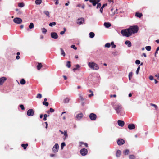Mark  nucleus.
Masks as SVG:
<instances>
[{"label": "nucleus", "instance_id": "0eeeda50", "mask_svg": "<svg viewBox=\"0 0 159 159\" xmlns=\"http://www.w3.org/2000/svg\"><path fill=\"white\" fill-rule=\"evenodd\" d=\"M80 152L82 156H84L87 154L88 150L86 149L83 148L80 150Z\"/></svg>", "mask_w": 159, "mask_h": 159}, {"label": "nucleus", "instance_id": "774afa93", "mask_svg": "<svg viewBox=\"0 0 159 159\" xmlns=\"http://www.w3.org/2000/svg\"><path fill=\"white\" fill-rule=\"evenodd\" d=\"M84 144L85 145V146L86 147H88V145L87 144V143H84Z\"/></svg>", "mask_w": 159, "mask_h": 159}, {"label": "nucleus", "instance_id": "e433bc0d", "mask_svg": "<svg viewBox=\"0 0 159 159\" xmlns=\"http://www.w3.org/2000/svg\"><path fill=\"white\" fill-rule=\"evenodd\" d=\"M69 99L68 98H66L64 100V102L65 103H66L69 102Z\"/></svg>", "mask_w": 159, "mask_h": 159}, {"label": "nucleus", "instance_id": "9b49d317", "mask_svg": "<svg viewBox=\"0 0 159 159\" xmlns=\"http://www.w3.org/2000/svg\"><path fill=\"white\" fill-rule=\"evenodd\" d=\"M59 148V145L57 143H56L52 148V151L54 152H57Z\"/></svg>", "mask_w": 159, "mask_h": 159}, {"label": "nucleus", "instance_id": "0e129e2a", "mask_svg": "<svg viewBox=\"0 0 159 159\" xmlns=\"http://www.w3.org/2000/svg\"><path fill=\"white\" fill-rule=\"evenodd\" d=\"M155 77H156L158 80H159V74H158L157 75H156L155 76Z\"/></svg>", "mask_w": 159, "mask_h": 159}, {"label": "nucleus", "instance_id": "473e14b6", "mask_svg": "<svg viewBox=\"0 0 159 159\" xmlns=\"http://www.w3.org/2000/svg\"><path fill=\"white\" fill-rule=\"evenodd\" d=\"M54 111V110L52 108H50L49 109V111H47V113L48 114H49V113L50 112H51V113H52V112H53Z\"/></svg>", "mask_w": 159, "mask_h": 159}, {"label": "nucleus", "instance_id": "7ed1b4c3", "mask_svg": "<svg viewBox=\"0 0 159 159\" xmlns=\"http://www.w3.org/2000/svg\"><path fill=\"white\" fill-rule=\"evenodd\" d=\"M121 33L123 36L127 37H129L131 35V33L129 29L122 30Z\"/></svg>", "mask_w": 159, "mask_h": 159}, {"label": "nucleus", "instance_id": "393cba45", "mask_svg": "<svg viewBox=\"0 0 159 159\" xmlns=\"http://www.w3.org/2000/svg\"><path fill=\"white\" fill-rule=\"evenodd\" d=\"M41 31L43 33L45 34L47 32V30L44 28H43L41 29Z\"/></svg>", "mask_w": 159, "mask_h": 159}, {"label": "nucleus", "instance_id": "5701e85b", "mask_svg": "<svg viewBox=\"0 0 159 159\" xmlns=\"http://www.w3.org/2000/svg\"><path fill=\"white\" fill-rule=\"evenodd\" d=\"M67 132L66 130H65L64 131V133L63 134H64V135L65 136V137L63 138L64 140H65L67 138V137H68Z\"/></svg>", "mask_w": 159, "mask_h": 159}, {"label": "nucleus", "instance_id": "ea45409f", "mask_svg": "<svg viewBox=\"0 0 159 159\" xmlns=\"http://www.w3.org/2000/svg\"><path fill=\"white\" fill-rule=\"evenodd\" d=\"M56 25L55 22H53L52 23H49V25L50 26H52L53 25L54 26Z\"/></svg>", "mask_w": 159, "mask_h": 159}, {"label": "nucleus", "instance_id": "a18cd8bd", "mask_svg": "<svg viewBox=\"0 0 159 159\" xmlns=\"http://www.w3.org/2000/svg\"><path fill=\"white\" fill-rule=\"evenodd\" d=\"M135 156L133 155H131L129 156L130 159H135Z\"/></svg>", "mask_w": 159, "mask_h": 159}, {"label": "nucleus", "instance_id": "8fccbe9b", "mask_svg": "<svg viewBox=\"0 0 159 159\" xmlns=\"http://www.w3.org/2000/svg\"><path fill=\"white\" fill-rule=\"evenodd\" d=\"M105 46L106 47L109 48L110 47V44L109 43H107L105 44Z\"/></svg>", "mask_w": 159, "mask_h": 159}, {"label": "nucleus", "instance_id": "6ab92c4d", "mask_svg": "<svg viewBox=\"0 0 159 159\" xmlns=\"http://www.w3.org/2000/svg\"><path fill=\"white\" fill-rule=\"evenodd\" d=\"M42 67V65L41 63H38V65L37 66V69L38 70H39Z\"/></svg>", "mask_w": 159, "mask_h": 159}, {"label": "nucleus", "instance_id": "de8ad7c7", "mask_svg": "<svg viewBox=\"0 0 159 159\" xmlns=\"http://www.w3.org/2000/svg\"><path fill=\"white\" fill-rule=\"evenodd\" d=\"M66 31V29L65 28H64V31H61L60 33V34L61 35H63L65 33Z\"/></svg>", "mask_w": 159, "mask_h": 159}, {"label": "nucleus", "instance_id": "338daca9", "mask_svg": "<svg viewBox=\"0 0 159 159\" xmlns=\"http://www.w3.org/2000/svg\"><path fill=\"white\" fill-rule=\"evenodd\" d=\"M93 93H92L91 94H89V97H91V96H93Z\"/></svg>", "mask_w": 159, "mask_h": 159}, {"label": "nucleus", "instance_id": "09e8293b", "mask_svg": "<svg viewBox=\"0 0 159 159\" xmlns=\"http://www.w3.org/2000/svg\"><path fill=\"white\" fill-rule=\"evenodd\" d=\"M111 44L112 46V48H115L116 47V45L114 44V43L113 42H111Z\"/></svg>", "mask_w": 159, "mask_h": 159}, {"label": "nucleus", "instance_id": "f8f14e48", "mask_svg": "<svg viewBox=\"0 0 159 159\" xmlns=\"http://www.w3.org/2000/svg\"><path fill=\"white\" fill-rule=\"evenodd\" d=\"M51 37L54 39H57L58 38V35L56 32H52L51 33Z\"/></svg>", "mask_w": 159, "mask_h": 159}, {"label": "nucleus", "instance_id": "c03bdc74", "mask_svg": "<svg viewBox=\"0 0 159 159\" xmlns=\"http://www.w3.org/2000/svg\"><path fill=\"white\" fill-rule=\"evenodd\" d=\"M42 97V95L41 94L38 93L36 96V98H41Z\"/></svg>", "mask_w": 159, "mask_h": 159}, {"label": "nucleus", "instance_id": "6e6d98bb", "mask_svg": "<svg viewBox=\"0 0 159 159\" xmlns=\"http://www.w3.org/2000/svg\"><path fill=\"white\" fill-rule=\"evenodd\" d=\"M107 3H105L101 7L102 8H103L106 6H107Z\"/></svg>", "mask_w": 159, "mask_h": 159}, {"label": "nucleus", "instance_id": "680f3d73", "mask_svg": "<svg viewBox=\"0 0 159 159\" xmlns=\"http://www.w3.org/2000/svg\"><path fill=\"white\" fill-rule=\"evenodd\" d=\"M56 1V2H55V4H56V5H57L58 4L59 2H58V0H55Z\"/></svg>", "mask_w": 159, "mask_h": 159}, {"label": "nucleus", "instance_id": "2eb2a0df", "mask_svg": "<svg viewBox=\"0 0 159 159\" xmlns=\"http://www.w3.org/2000/svg\"><path fill=\"white\" fill-rule=\"evenodd\" d=\"M6 77H3L0 78V85H2L4 82L6 80Z\"/></svg>", "mask_w": 159, "mask_h": 159}, {"label": "nucleus", "instance_id": "c756f323", "mask_svg": "<svg viewBox=\"0 0 159 159\" xmlns=\"http://www.w3.org/2000/svg\"><path fill=\"white\" fill-rule=\"evenodd\" d=\"M80 66L79 65L77 64L76 65V67L74 68L73 69V70L74 71L76 70H77L79 68H80Z\"/></svg>", "mask_w": 159, "mask_h": 159}, {"label": "nucleus", "instance_id": "39448f33", "mask_svg": "<svg viewBox=\"0 0 159 159\" xmlns=\"http://www.w3.org/2000/svg\"><path fill=\"white\" fill-rule=\"evenodd\" d=\"M84 22V18L82 17L79 18L76 20L77 24L79 25L83 24Z\"/></svg>", "mask_w": 159, "mask_h": 159}, {"label": "nucleus", "instance_id": "c85d7f7f", "mask_svg": "<svg viewBox=\"0 0 159 159\" xmlns=\"http://www.w3.org/2000/svg\"><path fill=\"white\" fill-rule=\"evenodd\" d=\"M42 2V0H36L35 3L36 4L39 5Z\"/></svg>", "mask_w": 159, "mask_h": 159}, {"label": "nucleus", "instance_id": "f704fd0d", "mask_svg": "<svg viewBox=\"0 0 159 159\" xmlns=\"http://www.w3.org/2000/svg\"><path fill=\"white\" fill-rule=\"evenodd\" d=\"M34 27V24L32 23H31L29 26V27L30 29H32Z\"/></svg>", "mask_w": 159, "mask_h": 159}, {"label": "nucleus", "instance_id": "c9c22d12", "mask_svg": "<svg viewBox=\"0 0 159 159\" xmlns=\"http://www.w3.org/2000/svg\"><path fill=\"white\" fill-rule=\"evenodd\" d=\"M97 6L96 7L97 9H98L99 8H100L101 7V3L98 2L97 4Z\"/></svg>", "mask_w": 159, "mask_h": 159}, {"label": "nucleus", "instance_id": "72a5a7b5", "mask_svg": "<svg viewBox=\"0 0 159 159\" xmlns=\"http://www.w3.org/2000/svg\"><path fill=\"white\" fill-rule=\"evenodd\" d=\"M129 152V151L128 149L125 150L124 152V153L125 155H128Z\"/></svg>", "mask_w": 159, "mask_h": 159}, {"label": "nucleus", "instance_id": "864d4df0", "mask_svg": "<svg viewBox=\"0 0 159 159\" xmlns=\"http://www.w3.org/2000/svg\"><path fill=\"white\" fill-rule=\"evenodd\" d=\"M20 107L21 108L22 110H25V108L24 107V106L22 104L20 105Z\"/></svg>", "mask_w": 159, "mask_h": 159}, {"label": "nucleus", "instance_id": "ddd939ff", "mask_svg": "<svg viewBox=\"0 0 159 159\" xmlns=\"http://www.w3.org/2000/svg\"><path fill=\"white\" fill-rule=\"evenodd\" d=\"M117 123L118 125L121 127L125 125L124 122L121 120H118Z\"/></svg>", "mask_w": 159, "mask_h": 159}, {"label": "nucleus", "instance_id": "4d7b16f0", "mask_svg": "<svg viewBox=\"0 0 159 159\" xmlns=\"http://www.w3.org/2000/svg\"><path fill=\"white\" fill-rule=\"evenodd\" d=\"M149 79L151 80H152L153 79V77L152 76H150L149 77Z\"/></svg>", "mask_w": 159, "mask_h": 159}, {"label": "nucleus", "instance_id": "a878e982", "mask_svg": "<svg viewBox=\"0 0 159 159\" xmlns=\"http://www.w3.org/2000/svg\"><path fill=\"white\" fill-rule=\"evenodd\" d=\"M28 144L26 143V144H21V146L23 147L24 149L25 150L26 149L27 147L28 146Z\"/></svg>", "mask_w": 159, "mask_h": 159}, {"label": "nucleus", "instance_id": "f03ea898", "mask_svg": "<svg viewBox=\"0 0 159 159\" xmlns=\"http://www.w3.org/2000/svg\"><path fill=\"white\" fill-rule=\"evenodd\" d=\"M88 65L89 68L93 70H97L99 68L98 65L93 62H88Z\"/></svg>", "mask_w": 159, "mask_h": 159}, {"label": "nucleus", "instance_id": "a211bd4d", "mask_svg": "<svg viewBox=\"0 0 159 159\" xmlns=\"http://www.w3.org/2000/svg\"><path fill=\"white\" fill-rule=\"evenodd\" d=\"M111 25L109 22H105L104 23V25L106 28H109L111 26Z\"/></svg>", "mask_w": 159, "mask_h": 159}, {"label": "nucleus", "instance_id": "bf43d9fd", "mask_svg": "<svg viewBox=\"0 0 159 159\" xmlns=\"http://www.w3.org/2000/svg\"><path fill=\"white\" fill-rule=\"evenodd\" d=\"M103 8H102L101 7L100 8V11L101 13H103Z\"/></svg>", "mask_w": 159, "mask_h": 159}, {"label": "nucleus", "instance_id": "052dcab7", "mask_svg": "<svg viewBox=\"0 0 159 159\" xmlns=\"http://www.w3.org/2000/svg\"><path fill=\"white\" fill-rule=\"evenodd\" d=\"M117 52H112V54H113L114 55H117Z\"/></svg>", "mask_w": 159, "mask_h": 159}, {"label": "nucleus", "instance_id": "5fc2aeb1", "mask_svg": "<svg viewBox=\"0 0 159 159\" xmlns=\"http://www.w3.org/2000/svg\"><path fill=\"white\" fill-rule=\"evenodd\" d=\"M71 48H73V49H74L75 50H76L77 49V48L75 47V45H72L71 46Z\"/></svg>", "mask_w": 159, "mask_h": 159}, {"label": "nucleus", "instance_id": "4c0bfd02", "mask_svg": "<svg viewBox=\"0 0 159 159\" xmlns=\"http://www.w3.org/2000/svg\"><path fill=\"white\" fill-rule=\"evenodd\" d=\"M132 76V72H130L129 74V80H131V77Z\"/></svg>", "mask_w": 159, "mask_h": 159}, {"label": "nucleus", "instance_id": "79ce46f5", "mask_svg": "<svg viewBox=\"0 0 159 159\" xmlns=\"http://www.w3.org/2000/svg\"><path fill=\"white\" fill-rule=\"evenodd\" d=\"M43 105H45L47 107L48 106L49 103L48 102H43Z\"/></svg>", "mask_w": 159, "mask_h": 159}, {"label": "nucleus", "instance_id": "423d86ee", "mask_svg": "<svg viewBox=\"0 0 159 159\" xmlns=\"http://www.w3.org/2000/svg\"><path fill=\"white\" fill-rule=\"evenodd\" d=\"M90 119L92 120H95L97 118V116L93 113H91L89 115Z\"/></svg>", "mask_w": 159, "mask_h": 159}, {"label": "nucleus", "instance_id": "20e7f679", "mask_svg": "<svg viewBox=\"0 0 159 159\" xmlns=\"http://www.w3.org/2000/svg\"><path fill=\"white\" fill-rule=\"evenodd\" d=\"M131 34L132 33H137L138 30V27L137 25L133 26L128 28Z\"/></svg>", "mask_w": 159, "mask_h": 159}, {"label": "nucleus", "instance_id": "e2e57ef3", "mask_svg": "<svg viewBox=\"0 0 159 159\" xmlns=\"http://www.w3.org/2000/svg\"><path fill=\"white\" fill-rule=\"evenodd\" d=\"M63 77L64 78V79L65 80H66L67 79V77L66 76H65V75H63Z\"/></svg>", "mask_w": 159, "mask_h": 159}, {"label": "nucleus", "instance_id": "49530a36", "mask_svg": "<svg viewBox=\"0 0 159 159\" xmlns=\"http://www.w3.org/2000/svg\"><path fill=\"white\" fill-rule=\"evenodd\" d=\"M24 6V4L23 3H19L18 4V6L20 7H22Z\"/></svg>", "mask_w": 159, "mask_h": 159}, {"label": "nucleus", "instance_id": "3c124183", "mask_svg": "<svg viewBox=\"0 0 159 159\" xmlns=\"http://www.w3.org/2000/svg\"><path fill=\"white\" fill-rule=\"evenodd\" d=\"M140 66H139L138 67L137 69V70H136V74H138V73H139V70H140Z\"/></svg>", "mask_w": 159, "mask_h": 159}, {"label": "nucleus", "instance_id": "cd10ccee", "mask_svg": "<svg viewBox=\"0 0 159 159\" xmlns=\"http://www.w3.org/2000/svg\"><path fill=\"white\" fill-rule=\"evenodd\" d=\"M71 62L70 61H68L67 62L66 64V66L69 68L71 66V65L70 64Z\"/></svg>", "mask_w": 159, "mask_h": 159}, {"label": "nucleus", "instance_id": "37998d69", "mask_svg": "<svg viewBox=\"0 0 159 159\" xmlns=\"http://www.w3.org/2000/svg\"><path fill=\"white\" fill-rule=\"evenodd\" d=\"M66 146V144L64 142H63L61 143V148L62 149L64 146Z\"/></svg>", "mask_w": 159, "mask_h": 159}, {"label": "nucleus", "instance_id": "69168bd1", "mask_svg": "<svg viewBox=\"0 0 159 159\" xmlns=\"http://www.w3.org/2000/svg\"><path fill=\"white\" fill-rule=\"evenodd\" d=\"M16 58L18 60L20 59V57L19 56H17L16 57Z\"/></svg>", "mask_w": 159, "mask_h": 159}, {"label": "nucleus", "instance_id": "4468645a", "mask_svg": "<svg viewBox=\"0 0 159 159\" xmlns=\"http://www.w3.org/2000/svg\"><path fill=\"white\" fill-rule=\"evenodd\" d=\"M128 128L130 130L133 129H135V125L133 124H130L128 125Z\"/></svg>", "mask_w": 159, "mask_h": 159}, {"label": "nucleus", "instance_id": "dca6fc26", "mask_svg": "<svg viewBox=\"0 0 159 159\" xmlns=\"http://www.w3.org/2000/svg\"><path fill=\"white\" fill-rule=\"evenodd\" d=\"M83 114L82 113H80L77 115L76 117L78 120H80L82 118Z\"/></svg>", "mask_w": 159, "mask_h": 159}, {"label": "nucleus", "instance_id": "f257e3e1", "mask_svg": "<svg viewBox=\"0 0 159 159\" xmlns=\"http://www.w3.org/2000/svg\"><path fill=\"white\" fill-rule=\"evenodd\" d=\"M113 107L117 114L121 116H122L124 114V109L121 105L115 104L114 105Z\"/></svg>", "mask_w": 159, "mask_h": 159}, {"label": "nucleus", "instance_id": "603ef678", "mask_svg": "<svg viewBox=\"0 0 159 159\" xmlns=\"http://www.w3.org/2000/svg\"><path fill=\"white\" fill-rule=\"evenodd\" d=\"M140 63V61L139 60H136L135 61V63L137 64H139Z\"/></svg>", "mask_w": 159, "mask_h": 159}, {"label": "nucleus", "instance_id": "7c9ffc66", "mask_svg": "<svg viewBox=\"0 0 159 159\" xmlns=\"http://www.w3.org/2000/svg\"><path fill=\"white\" fill-rule=\"evenodd\" d=\"M60 50L61 51V54L62 55H63L64 57L66 55L63 49H62V48H60Z\"/></svg>", "mask_w": 159, "mask_h": 159}, {"label": "nucleus", "instance_id": "58836bf2", "mask_svg": "<svg viewBox=\"0 0 159 159\" xmlns=\"http://www.w3.org/2000/svg\"><path fill=\"white\" fill-rule=\"evenodd\" d=\"M146 50L148 51H150L151 50V47L150 46H147L145 47Z\"/></svg>", "mask_w": 159, "mask_h": 159}, {"label": "nucleus", "instance_id": "aec40b11", "mask_svg": "<svg viewBox=\"0 0 159 159\" xmlns=\"http://www.w3.org/2000/svg\"><path fill=\"white\" fill-rule=\"evenodd\" d=\"M125 43L126 45H127L128 47H130L131 46V42L129 41H125Z\"/></svg>", "mask_w": 159, "mask_h": 159}, {"label": "nucleus", "instance_id": "2f4dec72", "mask_svg": "<svg viewBox=\"0 0 159 159\" xmlns=\"http://www.w3.org/2000/svg\"><path fill=\"white\" fill-rule=\"evenodd\" d=\"M44 13L48 17H50L49 16V12L48 11H44Z\"/></svg>", "mask_w": 159, "mask_h": 159}, {"label": "nucleus", "instance_id": "13d9d810", "mask_svg": "<svg viewBox=\"0 0 159 159\" xmlns=\"http://www.w3.org/2000/svg\"><path fill=\"white\" fill-rule=\"evenodd\" d=\"M116 97V94H114V95H110V97L111 98H112V97Z\"/></svg>", "mask_w": 159, "mask_h": 159}, {"label": "nucleus", "instance_id": "412c9836", "mask_svg": "<svg viewBox=\"0 0 159 159\" xmlns=\"http://www.w3.org/2000/svg\"><path fill=\"white\" fill-rule=\"evenodd\" d=\"M143 15L142 13H141L136 12L135 13V16L137 17L140 18Z\"/></svg>", "mask_w": 159, "mask_h": 159}, {"label": "nucleus", "instance_id": "1a4fd4ad", "mask_svg": "<svg viewBox=\"0 0 159 159\" xmlns=\"http://www.w3.org/2000/svg\"><path fill=\"white\" fill-rule=\"evenodd\" d=\"M34 113V110L30 109L28 110L27 111V114L28 116H32Z\"/></svg>", "mask_w": 159, "mask_h": 159}, {"label": "nucleus", "instance_id": "9d476101", "mask_svg": "<svg viewBox=\"0 0 159 159\" xmlns=\"http://www.w3.org/2000/svg\"><path fill=\"white\" fill-rule=\"evenodd\" d=\"M125 141L122 139H119L117 141V144L120 146L122 145L125 143Z\"/></svg>", "mask_w": 159, "mask_h": 159}, {"label": "nucleus", "instance_id": "a19ab883", "mask_svg": "<svg viewBox=\"0 0 159 159\" xmlns=\"http://www.w3.org/2000/svg\"><path fill=\"white\" fill-rule=\"evenodd\" d=\"M150 105L151 106L154 107H155V108L156 109H157L158 108L157 106L156 105H155V104H152V103H150Z\"/></svg>", "mask_w": 159, "mask_h": 159}, {"label": "nucleus", "instance_id": "4be33fe9", "mask_svg": "<svg viewBox=\"0 0 159 159\" xmlns=\"http://www.w3.org/2000/svg\"><path fill=\"white\" fill-rule=\"evenodd\" d=\"M121 154V151L119 150H118L116 152V156L117 157H119L120 156V155Z\"/></svg>", "mask_w": 159, "mask_h": 159}, {"label": "nucleus", "instance_id": "6e6552de", "mask_svg": "<svg viewBox=\"0 0 159 159\" xmlns=\"http://www.w3.org/2000/svg\"><path fill=\"white\" fill-rule=\"evenodd\" d=\"M13 22L17 24H20L22 22V19L20 18H15L13 20Z\"/></svg>", "mask_w": 159, "mask_h": 159}, {"label": "nucleus", "instance_id": "b1692460", "mask_svg": "<svg viewBox=\"0 0 159 159\" xmlns=\"http://www.w3.org/2000/svg\"><path fill=\"white\" fill-rule=\"evenodd\" d=\"M20 83L22 85H24L25 84L26 81L24 79H22L21 80Z\"/></svg>", "mask_w": 159, "mask_h": 159}, {"label": "nucleus", "instance_id": "f3484780", "mask_svg": "<svg viewBox=\"0 0 159 159\" xmlns=\"http://www.w3.org/2000/svg\"><path fill=\"white\" fill-rule=\"evenodd\" d=\"M89 2L92 3L94 6H95L98 3L96 0H90Z\"/></svg>", "mask_w": 159, "mask_h": 159}, {"label": "nucleus", "instance_id": "bb28decb", "mask_svg": "<svg viewBox=\"0 0 159 159\" xmlns=\"http://www.w3.org/2000/svg\"><path fill=\"white\" fill-rule=\"evenodd\" d=\"M95 34L93 32H91L89 33V37L90 38H93Z\"/></svg>", "mask_w": 159, "mask_h": 159}]
</instances>
